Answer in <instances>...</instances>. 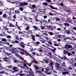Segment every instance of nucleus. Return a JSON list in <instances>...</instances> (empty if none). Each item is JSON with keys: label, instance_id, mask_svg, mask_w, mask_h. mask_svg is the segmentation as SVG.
Returning <instances> with one entry per match:
<instances>
[{"label": "nucleus", "instance_id": "1", "mask_svg": "<svg viewBox=\"0 0 76 76\" xmlns=\"http://www.w3.org/2000/svg\"><path fill=\"white\" fill-rule=\"evenodd\" d=\"M33 28L35 29L33 31H41V30L40 28H39V27H37L35 26H33Z\"/></svg>", "mask_w": 76, "mask_h": 76}, {"label": "nucleus", "instance_id": "2", "mask_svg": "<svg viewBox=\"0 0 76 76\" xmlns=\"http://www.w3.org/2000/svg\"><path fill=\"white\" fill-rule=\"evenodd\" d=\"M3 59L5 61L8 62V63L9 64L11 63L10 62V61L11 60L10 59L8 58H4Z\"/></svg>", "mask_w": 76, "mask_h": 76}, {"label": "nucleus", "instance_id": "3", "mask_svg": "<svg viewBox=\"0 0 76 76\" xmlns=\"http://www.w3.org/2000/svg\"><path fill=\"white\" fill-rule=\"evenodd\" d=\"M62 74L63 75H69V76L71 75V74H70V72L68 71H65L62 72Z\"/></svg>", "mask_w": 76, "mask_h": 76}, {"label": "nucleus", "instance_id": "4", "mask_svg": "<svg viewBox=\"0 0 76 76\" xmlns=\"http://www.w3.org/2000/svg\"><path fill=\"white\" fill-rule=\"evenodd\" d=\"M29 73L31 76H34V72L32 70V69L31 68H29Z\"/></svg>", "mask_w": 76, "mask_h": 76}, {"label": "nucleus", "instance_id": "5", "mask_svg": "<svg viewBox=\"0 0 76 76\" xmlns=\"http://www.w3.org/2000/svg\"><path fill=\"white\" fill-rule=\"evenodd\" d=\"M58 70H59L60 72H64V71H66V69L63 67L61 66L60 69L59 68Z\"/></svg>", "mask_w": 76, "mask_h": 76}, {"label": "nucleus", "instance_id": "6", "mask_svg": "<svg viewBox=\"0 0 76 76\" xmlns=\"http://www.w3.org/2000/svg\"><path fill=\"white\" fill-rule=\"evenodd\" d=\"M55 67H56V70H59L60 69V64L58 63H56L55 64Z\"/></svg>", "mask_w": 76, "mask_h": 76}, {"label": "nucleus", "instance_id": "7", "mask_svg": "<svg viewBox=\"0 0 76 76\" xmlns=\"http://www.w3.org/2000/svg\"><path fill=\"white\" fill-rule=\"evenodd\" d=\"M65 48H66V49H69V48H73V47L71 45L66 44L65 45Z\"/></svg>", "mask_w": 76, "mask_h": 76}, {"label": "nucleus", "instance_id": "8", "mask_svg": "<svg viewBox=\"0 0 76 76\" xmlns=\"http://www.w3.org/2000/svg\"><path fill=\"white\" fill-rule=\"evenodd\" d=\"M17 48H15L13 47H11V48L10 49V50H11L13 53H15V50H16Z\"/></svg>", "mask_w": 76, "mask_h": 76}, {"label": "nucleus", "instance_id": "9", "mask_svg": "<svg viewBox=\"0 0 76 76\" xmlns=\"http://www.w3.org/2000/svg\"><path fill=\"white\" fill-rule=\"evenodd\" d=\"M33 44L35 45V46H38L39 45V44H41V42H34Z\"/></svg>", "mask_w": 76, "mask_h": 76}, {"label": "nucleus", "instance_id": "10", "mask_svg": "<svg viewBox=\"0 0 76 76\" xmlns=\"http://www.w3.org/2000/svg\"><path fill=\"white\" fill-rule=\"evenodd\" d=\"M48 71H49V69L48 68H45V72L46 74L48 75H50L51 72H48Z\"/></svg>", "mask_w": 76, "mask_h": 76}, {"label": "nucleus", "instance_id": "11", "mask_svg": "<svg viewBox=\"0 0 76 76\" xmlns=\"http://www.w3.org/2000/svg\"><path fill=\"white\" fill-rule=\"evenodd\" d=\"M70 31H71L72 33L74 32V31H73V30H66L65 32H66V33L67 34H70Z\"/></svg>", "mask_w": 76, "mask_h": 76}, {"label": "nucleus", "instance_id": "12", "mask_svg": "<svg viewBox=\"0 0 76 76\" xmlns=\"http://www.w3.org/2000/svg\"><path fill=\"white\" fill-rule=\"evenodd\" d=\"M12 69L14 70L15 72H18V68L16 66L13 67H12Z\"/></svg>", "mask_w": 76, "mask_h": 76}, {"label": "nucleus", "instance_id": "13", "mask_svg": "<svg viewBox=\"0 0 76 76\" xmlns=\"http://www.w3.org/2000/svg\"><path fill=\"white\" fill-rule=\"evenodd\" d=\"M8 16V15H6V13L4 14L3 16V17L4 18H7L8 19H9V17Z\"/></svg>", "mask_w": 76, "mask_h": 76}, {"label": "nucleus", "instance_id": "14", "mask_svg": "<svg viewBox=\"0 0 76 76\" xmlns=\"http://www.w3.org/2000/svg\"><path fill=\"white\" fill-rule=\"evenodd\" d=\"M31 37V39L34 41H35V35L34 34H32V35H30Z\"/></svg>", "mask_w": 76, "mask_h": 76}, {"label": "nucleus", "instance_id": "15", "mask_svg": "<svg viewBox=\"0 0 76 76\" xmlns=\"http://www.w3.org/2000/svg\"><path fill=\"white\" fill-rule=\"evenodd\" d=\"M64 40H66V39H70V40H72V38H71L70 37H66L64 39Z\"/></svg>", "mask_w": 76, "mask_h": 76}, {"label": "nucleus", "instance_id": "16", "mask_svg": "<svg viewBox=\"0 0 76 76\" xmlns=\"http://www.w3.org/2000/svg\"><path fill=\"white\" fill-rule=\"evenodd\" d=\"M61 62H61L60 63V64H61V65H62V66H63V67H64V66H66V63H65V62H63V61H60Z\"/></svg>", "mask_w": 76, "mask_h": 76}, {"label": "nucleus", "instance_id": "17", "mask_svg": "<svg viewBox=\"0 0 76 76\" xmlns=\"http://www.w3.org/2000/svg\"><path fill=\"white\" fill-rule=\"evenodd\" d=\"M35 21L36 22H40V23H41V24H42V21H41L40 20H38V19H37V17H36V18H35Z\"/></svg>", "mask_w": 76, "mask_h": 76}, {"label": "nucleus", "instance_id": "18", "mask_svg": "<svg viewBox=\"0 0 76 76\" xmlns=\"http://www.w3.org/2000/svg\"><path fill=\"white\" fill-rule=\"evenodd\" d=\"M3 23L4 25V26H5V27H7V26H8V23H6V22H4V23Z\"/></svg>", "mask_w": 76, "mask_h": 76}, {"label": "nucleus", "instance_id": "19", "mask_svg": "<svg viewBox=\"0 0 76 76\" xmlns=\"http://www.w3.org/2000/svg\"><path fill=\"white\" fill-rule=\"evenodd\" d=\"M49 66H50L49 67H47V68H48L49 69H50V70H52V69H53V66L52 65Z\"/></svg>", "mask_w": 76, "mask_h": 76}, {"label": "nucleus", "instance_id": "20", "mask_svg": "<svg viewBox=\"0 0 76 76\" xmlns=\"http://www.w3.org/2000/svg\"><path fill=\"white\" fill-rule=\"evenodd\" d=\"M68 53H69V51L65 50L63 51V54H64V55H65V56H66V54H67Z\"/></svg>", "mask_w": 76, "mask_h": 76}, {"label": "nucleus", "instance_id": "21", "mask_svg": "<svg viewBox=\"0 0 76 76\" xmlns=\"http://www.w3.org/2000/svg\"><path fill=\"white\" fill-rule=\"evenodd\" d=\"M49 6H50V7L51 8V9H55V10H56V9H57V8L54 7L52 5H49Z\"/></svg>", "mask_w": 76, "mask_h": 76}, {"label": "nucleus", "instance_id": "22", "mask_svg": "<svg viewBox=\"0 0 76 76\" xmlns=\"http://www.w3.org/2000/svg\"><path fill=\"white\" fill-rule=\"evenodd\" d=\"M49 66H53V65H54V63H53V62H49Z\"/></svg>", "mask_w": 76, "mask_h": 76}, {"label": "nucleus", "instance_id": "23", "mask_svg": "<svg viewBox=\"0 0 76 76\" xmlns=\"http://www.w3.org/2000/svg\"><path fill=\"white\" fill-rule=\"evenodd\" d=\"M32 61H33V63H35V64H38V63H39L38 61L36 60V59L34 60H32Z\"/></svg>", "mask_w": 76, "mask_h": 76}, {"label": "nucleus", "instance_id": "24", "mask_svg": "<svg viewBox=\"0 0 76 76\" xmlns=\"http://www.w3.org/2000/svg\"><path fill=\"white\" fill-rule=\"evenodd\" d=\"M56 48H55L53 49L52 50V52L54 53V54H55H55L56 55V53H55L56 52H55V51H56Z\"/></svg>", "mask_w": 76, "mask_h": 76}, {"label": "nucleus", "instance_id": "25", "mask_svg": "<svg viewBox=\"0 0 76 76\" xmlns=\"http://www.w3.org/2000/svg\"><path fill=\"white\" fill-rule=\"evenodd\" d=\"M48 34H49L50 36L53 35V33L52 32H47Z\"/></svg>", "mask_w": 76, "mask_h": 76}, {"label": "nucleus", "instance_id": "26", "mask_svg": "<svg viewBox=\"0 0 76 76\" xmlns=\"http://www.w3.org/2000/svg\"><path fill=\"white\" fill-rule=\"evenodd\" d=\"M52 27H53V26H52V25H50L49 26H48V28L49 29H50V30H52Z\"/></svg>", "mask_w": 76, "mask_h": 76}, {"label": "nucleus", "instance_id": "27", "mask_svg": "<svg viewBox=\"0 0 76 76\" xmlns=\"http://www.w3.org/2000/svg\"><path fill=\"white\" fill-rule=\"evenodd\" d=\"M55 19L57 21H60V18L58 17H55Z\"/></svg>", "mask_w": 76, "mask_h": 76}, {"label": "nucleus", "instance_id": "28", "mask_svg": "<svg viewBox=\"0 0 76 76\" xmlns=\"http://www.w3.org/2000/svg\"><path fill=\"white\" fill-rule=\"evenodd\" d=\"M14 63H19V61H18V60L15 59H14Z\"/></svg>", "mask_w": 76, "mask_h": 76}, {"label": "nucleus", "instance_id": "29", "mask_svg": "<svg viewBox=\"0 0 76 76\" xmlns=\"http://www.w3.org/2000/svg\"><path fill=\"white\" fill-rule=\"evenodd\" d=\"M65 26H69V24L67 23H64Z\"/></svg>", "mask_w": 76, "mask_h": 76}, {"label": "nucleus", "instance_id": "30", "mask_svg": "<svg viewBox=\"0 0 76 76\" xmlns=\"http://www.w3.org/2000/svg\"><path fill=\"white\" fill-rule=\"evenodd\" d=\"M38 16V14H37V13H35L34 15V18H37Z\"/></svg>", "mask_w": 76, "mask_h": 76}, {"label": "nucleus", "instance_id": "31", "mask_svg": "<svg viewBox=\"0 0 76 76\" xmlns=\"http://www.w3.org/2000/svg\"><path fill=\"white\" fill-rule=\"evenodd\" d=\"M62 57L63 58V59H64V60H66V59H67V57H66V56L63 55L62 56Z\"/></svg>", "mask_w": 76, "mask_h": 76}, {"label": "nucleus", "instance_id": "32", "mask_svg": "<svg viewBox=\"0 0 76 76\" xmlns=\"http://www.w3.org/2000/svg\"><path fill=\"white\" fill-rule=\"evenodd\" d=\"M42 4L45 6H47V5H48V3L47 2H44Z\"/></svg>", "mask_w": 76, "mask_h": 76}, {"label": "nucleus", "instance_id": "33", "mask_svg": "<svg viewBox=\"0 0 76 76\" xmlns=\"http://www.w3.org/2000/svg\"><path fill=\"white\" fill-rule=\"evenodd\" d=\"M57 31H62L63 30L62 29H61V28H58L56 29Z\"/></svg>", "mask_w": 76, "mask_h": 76}, {"label": "nucleus", "instance_id": "34", "mask_svg": "<svg viewBox=\"0 0 76 76\" xmlns=\"http://www.w3.org/2000/svg\"><path fill=\"white\" fill-rule=\"evenodd\" d=\"M67 54H68V56H73V54L70 53H67Z\"/></svg>", "mask_w": 76, "mask_h": 76}, {"label": "nucleus", "instance_id": "35", "mask_svg": "<svg viewBox=\"0 0 76 76\" xmlns=\"http://www.w3.org/2000/svg\"><path fill=\"white\" fill-rule=\"evenodd\" d=\"M31 9H33L32 11H31L32 12H36V10H35V9H33V8H32V7H31Z\"/></svg>", "mask_w": 76, "mask_h": 76}, {"label": "nucleus", "instance_id": "36", "mask_svg": "<svg viewBox=\"0 0 76 76\" xmlns=\"http://www.w3.org/2000/svg\"><path fill=\"white\" fill-rule=\"evenodd\" d=\"M19 58L21 59V60H23V61H24V58H23V57H21L20 56H19Z\"/></svg>", "mask_w": 76, "mask_h": 76}, {"label": "nucleus", "instance_id": "37", "mask_svg": "<svg viewBox=\"0 0 76 76\" xmlns=\"http://www.w3.org/2000/svg\"><path fill=\"white\" fill-rule=\"evenodd\" d=\"M47 55L48 56H49V57H51L52 56L51 53H48Z\"/></svg>", "mask_w": 76, "mask_h": 76}, {"label": "nucleus", "instance_id": "38", "mask_svg": "<svg viewBox=\"0 0 76 76\" xmlns=\"http://www.w3.org/2000/svg\"><path fill=\"white\" fill-rule=\"evenodd\" d=\"M23 71H22V70H20L19 72H18V74H19V75H20V74H22V73H23Z\"/></svg>", "mask_w": 76, "mask_h": 76}, {"label": "nucleus", "instance_id": "39", "mask_svg": "<svg viewBox=\"0 0 76 76\" xmlns=\"http://www.w3.org/2000/svg\"><path fill=\"white\" fill-rule=\"evenodd\" d=\"M3 6V4L1 3V1H0V7H2Z\"/></svg>", "mask_w": 76, "mask_h": 76}, {"label": "nucleus", "instance_id": "40", "mask_svg": "<svg viewBox=\"0 0 76 76\" xmlns=\"http://www.w3.org/2000/svg\"><path fill=\"white\" fill-rule=\"evenodd\" d=\"M9 27H15V26L13 24H11L9 26Z\"/></svg>", "mask_w": 76, "mask_h": 76}, {"label": "nucleus", "instance_id": "41", "mask_svg": "<svg viewBox=\"0 0 76 76\" xmlns=\"http://www.w3.org/2000/svg\"><path fill=\"white\" fill-rule=\"evenodd\" d=\"M2 41H5V42H6L7 41V40H6V39L5 38H2V39H1Z\"/></svg>", "mask_w": 76, "mask_h": 76}, {"label": "nucleus", "instance_id": "42", "mask_svg": "<svg viewBox=\"0 0 76 76\" xmlns=\"http://www.w3.org/2000/svg\"><path fill=\"white\" fill-rule=\"evenodd\" d=\"M15 13H18V14H19V13H20V12L18 11V10H15Z\"/></svg>", "mask_w": 76, "mask_h": 76}, {"label": "nucleus", "instance_id": "43", "mask_svg": "<svg viewBox=\"0 0 76 76\" xmlns=\"http://www.w3.org/2000/svg\"><path fill=\"white\" fill-rule=\"evenodd\" d=\"M47 31L46 32H45V33H43L44 35H46V36H48V34H48V33H47Z\"/></svg>", "mask_w": 76, "mask_h": 76}, {"label": "nucleus", "instance_id": "44", "mask_svg": "<svg viewBox=\"0 0 76 76\" xmlns=\"http://www.w3.org/2000/svg\"><path fill=\"white\" fill-rule=\"evenodd\" d=\"M35 35L36 37H41V35H40L39 34H35Z\"/></svg>", "mask_w": 76, "mask_h": 76}, {"label": "nucleus", "instance_id": "45", "mask_svg": "<svg viewBox=\"0 0 76 76\" xmlns=\"http://www.w3.org/2000/svg\"><path fill=\"white\" fill-rule=\"evenodd\" d=\"M40 28L42 30H43L45 29V27L44 26H40Z\"/></svg>", "mask_w": 76, "mask_h": 76}, {"label": "nucleus", "instance_id": "46", "mask_svg": "<svg viewBox=\"0 0 76 76\" xmlns=\"http://www.w3.org/2000/svg\"><path fill=\"white\" fill-rule=\"evenodd\" d=\"M43 61H44L45 63H47V64L48 63V62H49L47 60H44H44H43Z\"/></svg>", "mask_w": 76, "mask_h": 76}, {"label": "nucleus", "instance_id": "47", "mask_svg": "<svg viewBox=\"0 0 76 76\" xmlns=\"http://www.w3.org/2000/svg\"><path fill=\"white\" fill-rule=\"evenodd\" d=\"M34 67L35 69H36V70H38V68L37 67V66L36 65H34Z\"/></svg>", "mask_w": 76, "mask_h": 76}, {"label": "nucleus", "instance_id": "48", "mask_svg": "<svg viewBox=\"0 0 76 76\" xmlns=\"http://www.w3.org/2000/svg\"><path fill=\"white\" fill-rule=\"evenodd\" d=\"M42 20V22H44V23H45V22L47 23V22H48V21L44 20Z\"/></svg>", "mask_w": 76, "mask_h": 76}, {"label": "nucleus", "instance_id": "49", "mask_svg": "<svg viewBox=\"0 0 76 76\" xmlns=\"http://www.w3.org/2000/svg\"><path fill=\"white\" fill-rule=\"evenodd\" d=\"M23 6H26V5H27L28 4V3L27 2H24L23 3Z\"/></svg>", "mask_w": 76, "mask_h": 76}, {"label": "nucleus", "instance_id": "50", "mask_svg": "<svg viewBox=\"0 0 76 76\" xmlns=\"http://www.w3.org/2000/svg\"><path fill=\"white\" fill-rule=\"evenodd\" d=\"M36 6L35 5H33L31 6V8H35Z\"/></svg>", "mask_w": 76, "mask_h": 76}, {"label": "nucleus", "instance_id": "51", "mask_svg": "<svg viewBox=\"0 0 76 76\" xmlns=\"http://www.w3.org/2000/svg\"><path fill=\"white\" fill-rule=\"evenodd\" d=\"M71 53L72 54H75V51H72Z\"/></svg>", "mask_w": 76, "mask_h": 76}, {"label": "nucleus", "instance_id": "52", "mask_svg": "<svg viewBox=\"0 0 76 76\" xmlns=\"http://www.w3.org/2000/svg\"><path fill=\"white\" fill-rule=\"evenodd\" d=\"M73 29L75 30V31H76V25L75 26V27H74L72 28Z\"/></svg>", "mask_w": 76, "mask_h": 76}, {"label": "nucleus", "instance_id": "53", "mask_svg": "<svg viewBox=\"0 0 76 76\" xmlns=\"http://www.w3.org/2000/svg\"><path fill=\"white\" fill-rule=\"evenodd\" d=\"M0 68H1V69H4V68L3 67V66L1 65V64H0Z\"/></svg>", "mask_w": 76, "mask_h": 76}, {"label": "nucleus", "instance_id": "54", "mask_svg": "<svg viewBox=\"0 0 76 76\" xmlns=\"http://www.w3.org/2000/svg\"><path fill=\"white\" fill-rule=\"evenodd\" d=\"M30 57H31V58H32V59H33V60H35V58H34V57L31 56V55Z\"/></svg>", "mask_w": 76, "mask_h": 76}, {"label": "nucleus", "instance_id": "55", "mask_svg": "<svg viewBox=\"0 0 76 76\" xmlns=\"http://www.w3.org/2000/svg\"><path fill=\"white\" fill-rule=\"evenodd\" d=\"M6 67H8L10 68H11L12 67V65H10V66H6Z\"/></svg>", "mask_w": 76, "mask_h": 76}, {"label": "nucleus", "instance_id": "56", "mask_svg": "<svg viewBox=\"0 0 76 76\" xmlns=\"http://www.w3.org/2000/svg\"><path fill=\"white\" fill-rule=\"evenodd\" d=\"M11 43H13V44H15V41L14 40H11V41H10Z\"/></svg>", "mask_w": 76, "mask_h": 76}, {"label": "nucleus", "instance_id": "57", "mask_svg": "<svg viewBox=\"0 0 76 76\" xmlns=\"http://www.w3.org/2000/svg\"><path fill=\"white\" fill-rule=\"evenodd\" d=\"M29 28H30V27H29V26H28L26 28V30L27 31H28V30H29Z\"/></svg>", "mask_w": 76, "mask_h": 76}, {"label": "nucleus", "instance_id": "58", "mask_svg": "<svg viewBox=\"0 0 76 76\" xmlns=\"http://www.w3.org/2000/svg\"><path fill=\"white\" fill-rule=\"evenodd\" d=\"M46 1L47 2H48V3H51V0H46Z\"/></svg>", "mask_w": 76, "mask_h": 76}, {"label": "nucleus", "instance_id": "59", "mask_svg": "<svg viewBox=\"0 0 76 76\" xmlns=\"http://www.w3.org/2000/svg\"><path fill=\"white\" fill-rule=\"evenodd\" d=\"M20 11H23V8L20 7Z\"/></svg>", "mask_w": 76, "mask_h": 76}, {"label": "nucleus", "instance_id": "60", "mask_svg": "<svg viewBox=\"0 0 76 76\" xmlns=\"http://www.w3.org/2000/svg\"><path fill=\"white\" fill-rule=\"evenodd\" d=\"M19 75L20 76H24V75H25V73L21 74Z\"/></svg>", "mask_w": 76, "mask_h": 76}, {"label": "nucleus", "instance_id": "61", "mask_svg": "<svg viewBox=\"0 0 76 76\" xmlns=\"http://www.w3.org/2000/svg\"><path fill=\"white\" fill-rule=\"evenodd\" d=\"M55 26H52V31H53V30L54 29H55Z\"/></svg>", "mask_w": 76, "mask_h": 76}, {"label": "nucleus", "instance_id": "62", "mask_svg": "<svg viewBox=\"0 0 76 76\" xmlns=\"http://www.w3.org/2000/svg\"><path fill=\"white\" fill-rule=\"evenodd\" d=\"M7 38H11V36L10 35H8L7 36Z\"/></svg>", "mask_w": 76, "mask_h": 76}, {"label": "nucleus", "instance_id": "63", "mask_svg": "<svg viewBox=\"0 0 76 76\" xmlns=\"http://www.w3.org/2000/svg\"><path fill=\"white\" fill-rule=\"evenodd\" d=\"M3 29H7V27H5V26H3Z\"/></svg>", "mask_w": 76, "mask_h": 76}, {"label": "nucleus", "instance_id": "64", "mask_svg": "<svg viewBox=\"0 0 76 76\" xmlns=\"http://www.w3.org/2000/svg\"><path fill=\"white\" fill-rule=\"evenodd\" d=\"M43 17L44 18V19H46L47 18V16L46 15H45Z\"/></svg>", "mask_w": 76, "mask_h": 76}]
</instances>
